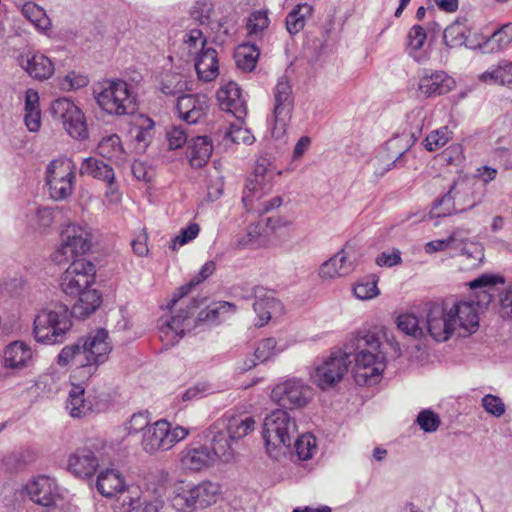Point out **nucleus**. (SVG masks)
<instances>
[{
  "mask_svg": "<svg viewBox=\"0 0 512 512\" xmlns=\"http://www.w3.org/2000/svg\"><path fill=\"white\" fill-rule=\"evenodd\" d=\"M354 295L361 300L372 299L379 295L377 281L359 282L353 288Z\"/></svg>",
  "mask_w": 512,
  "mask_h": 512,
  "instance_id": "63",
  "label": "nucleus"
},
{
  "mask_svg": "<svg viewBox=\"0 0 512 512\" xmlns=\"http://www.w3.org/2000/svg\"><path fill=\"white\" fill-rule=\"evenodd\" d=\"M512 42V23L504 24L495 31L484 43L491 52L502 50Z\"/></svg>",
  "mask_w": 512,
  "mask_h": 512,
  "instance_id": "49",
  "label": "nucleus"
},
{
  "mask_svg": "<svg viewBox=\"0 0 512 512\" xmlns=\"http://www.w3.org/2000/svg\"><path fill=\"white\" fill-rule=\"evenodd\" d=\"M424 325L426 336L429 335L437 342L447 341L456 330V320L450 312L448 303L430 304Z\"/></svg>",
  "mask_w": 512,
  "mask_h": 512,
  "instance_id": "14",
  "label": "nucleus"
},
{
  "mask_svg": "<svg viewBox=\"0 0 512 512\" xmlns=\"http://www.w3.org/2000/svg\"><path fill=\"white\" fill-rule=\"evenodd\" d=\"M52 116L61 121L64 129L74 139L84 140L88 129L84 113L71 100L59 98L52 102Z\"/></svg>",
  "mask_w": 512,
  "mask_h": 512,
  "instance_id": "11",
  "label": "nucleus"
},
{
  "mask_svg": "<svg viewBox=\"0 0 512 512\" xmlns=\"http://www.w3.org/2000/svg\"><path fill=\"white\" fill-rule=\"evenodd\" d=\"M199 302L193 299L187 309L180 308L179 312L172 316L170 320L163 322L160 326L161 339L166 341V345H175L182 338L185 332L193 329L197 322L215 323L220 317L228 312L234 311L235 306L229 302H218L212 306L201 310L196 319H193Z\"/></svg>",
  "mask_w": 512,
  "mask_h": 512,
  "instance_id": "2",
  "label": "nucleus"
},
{
  "mask_svg": "<svg viewBox=\"0 0 512 512\" xmlns=\"http://www.w3.org/2000/svg\"><path fill=\"white\" fill-rule=\"evenodd\" d=\"M76 296H78V300L69 310L70 318L85 319L94 313L102 303V296L96 289H86Z\"/></svg>",
  "mask_w": 512,
  "mask_h": 512,
  "instance_id": "31",
  "label": "nucleus"
},
{
  "mask_svg": "<svg viewBox=\"0 0 512 512\" xmlns=\"http://www.w3.org/2000/svg\"><path fill=\"white\" fill-rule=\"evenodd\" d=\"M35 460V452L30 449H24L7 454L3 459V464L7 470L18 472L32 464Z\"/></svg>",
  "mask_w": 512,
  "mask_h": 512,
  "instance_id": "46",
  "label": "nucleus"
},
{
  "mask_svg": "<svg viewBox=\"0 0 512 512\" xmlns=\"http://www.w3.org/2000/svg\"><path fill=\"white\" fill-rule=\"evenodd\" d=\"M199 79L210 82L219 74L217 52L214 48H203L195 61Z\"/></svg>",
  "mask_w": 512,
  "mask_h": 512,
  "instance_id": "34",
  "label": "nucleus"
},
{
  "mask_svg": "<svg viewBox=\"0 0 512 512\" xmlns=\"http://www.w3.org/2000/svg\"><path fill=\"white\" fill-rule=\"evenodd\" d=\"M462 256L469 261L471 267H478L484 260V247L477 242H464Z\"/></svg>",
  "mask_w": 512,
  "mask_h": 512,
  "instance_id": "56",
  "label": "nucleus"
},
{
  "mask_svg": "<svg viewBox=\"0 0 512 512\" xmlns=\"http://www.w3.org/2000/svg\"><path fill=\"white\" fill-rule=\"evenodd\" d=\"M269 25V18L266 11H256L249 17L247 30L250 35L257 34L266 29Z\"/></svg>",
  "mask_w": 512,
  "mask_h": 512,
  "instance_id": "61",
  "label": "nucleus"
},
{
  "mask_svg": "<svg viewBox=\"0 0 512 512\" xmlns=\"http://www.w3.org/2000/svg\"><path fill=\"white\" fill-rule=\"evenodd\" d=\"M171 503L177 512H192L199 508L192 487L189 489L183 487L177 488L171 499Z\"/></svg>",
  "mask_w": 512,
  "mask_h": 512,
  "instance_id": "48",
  "label": "nucleus"
},
{
  "mask_svg": "<svg viewBox=\"0 0 512 512\" xmlns=\"http://www.w3.org/2000/svg\"><path fill=\"white\" fill-rule=\"evenodd\" d=\"M187 435V429L181 426L172 428L166 420H158L145 430L141 444L145 452L155 454L171 449Z\"/></svg>",
  "mask_w": 512,
  "mask_h": 512,
  "instance_id": "8",
  "label": "nucleus"
},
{
  "mask_svg": "<svg viewBox=\"0 0 512 512\" xmlns=\"http://www.w3.org/2000/svg\"><path fill=\"white\" fill-rule=\"evenodd\" d=\"M399 141L400 139L395 138L386 142L377 156L370 161L376 176H383L392 166H397L398 163H401V158L407 149L402 152H396L395 148L398 146Z\"/></svg>",
  "mask_w": 512,
  "mask_h": 512,
  "instance_id": "25",
  "label": "nucleus"
},
{
  "mask_svg": "<svg viewBox=\"0 0 512 512\" xmlns=\"http://www.w3.org/2000/svg\"><path fill=\"white\" fill-rule=\"evenodd\" d=\"M20 64L31 77L37 80L50 78L55 70L52 61L40 53L21 55Z\"/></svg>",
  "mask_w": 512,
  "mask_h": 512,
  "instance_id": "28",
  "label": "nucleus"
},
{
  "mask_svg": "<svg viewBox=\"0 0 512 512\" xmlns=\"http://www.w3.org/2000/svg\"><path fill=\"white\" fill-rule=\"evenodd\" d=\"M217 100L220 108L231 113L237 120L246 116V104L237 83L231 81L222 85L217 91Z\"/></svg>",
  "mask_w": 512,
  "mask_h": 512,
  "instance_id": "21",
  "label": "nucleus"
},
{
  "mask_svg": "<svg viewBox=\"0 0 512 512\" xmlns=\"http://www.w3.org/2000/svg\"><path fill=\"white\" fill-rule=\"evenodd\" d=\"M225 137L229 138L233 143L251 145L255 138L247 128L237 125H231L230 129L225 133Z\"/></svg>",
  "mask_w": 512,
  "mask_h": 512,
  "instance_id": "62",
  "label": "nucleus"
},
{
  "mask_svg": "<svg viewBox=\"0 0 512 512\" xmlns=\"http://www.w3.org/2000/svg\"><path fill=\"white\" fill-rule=\"evenodd\" d=\"M72 327L69 308L62 303H53L43 308L33 322V336L45 345L61 344Z\"/></svg>",
  "mask_w": 512,
  "mask_h": 512,
  "instance_id": "3",
  "label": "nucleus"
},
{
  "mask_svg": "<svg viewBox=\"0 0 512 512\" xmlns=\"http://www.w3.org/2000/svg\"><path fill=\"white\" fill-rule=\"evenodd\" d=\"M254 297L253 307L258 317L256 325L262 327L271 319V315L279 306V302L272 291H268L263 287L254 288Z\"/></svg>",
  "mask_w": 512,
  "mask_h": 512,
  "instance_id": "29",
  "label": "nucleus"
},
{
  "mask_svg": "<svg viewBox=\"0 0 512 512\" xmlns=\"http://www.w3.org/2000/svg\"><path fill=\"white\" fill-rule=\"evenodd\" d=\"M282 349L277 348V341L275 338H266L260 341L255 349V358L261 362H265L278 354Z\"/></svg>",
  "mask_w": 512,
  "mask_h": 512,
  "instance_id": "57",
  "label": "nucleus"
},
{
  "mask_svg": "<svg viewBox=\"0 0 512 512\" xmlns=\"http://www.w3.org/2000/svg\"><path fill=\"white\" fill-rule=\"evenodd\" d=\"M95 275L96 269L92 262L85 259L75 260L61 276V289L66 295L76 296L91 288Z\"/></svg>",
  "mask_w": 512,
  "mask_h": 512,
  "instance_id": "13",
  "label": "nucleus"
},
{
  "mask_svg": "<svg viewBox=\"0 0 512 512\" xmlns=\"http://www.w3.org/2000/svg\"><path fill=\"white\" fill-rule=\"evenodd\" d=\"M260 55L259 49L250 43H243L237 47L234 59L238 69L244 72H251L255 69Z\"/></svg>",
  "mask_w": 512,
  "mask_h": 512,
  "instance_id": "41",
  "label": "nucleus"
},
{
  "mask_svg": "<svg viewBox=\"0 0 512 512\" xmlns=\"http://www.w3.org/2000/svg\"><path fill=\"white\" fill-rule=\"evenodd\" d=\"M180 462L185 470L200 471L214 463V455L205 446L187 448L181 452Z\"/></svg>",
  "mask_w": 512,
  "mask_h": 512,
  "instance_id": "30",
  "label": "nucleus"
},
{
  "mask_svg": "<svg viewBox=\"0 0 512 512\" xmlns=\"http://www.w3.org/2000/svg\"><path fill=\"white\" fill-rule=\"evenodd\" d=\"M98 153L115 163L124 161V149L122 147L121 139L117 134H112L104 137L98 144Z\"/></svg>",
  "mask_w": 512,
  "mask_h": 512,
  "instance_id": "42",
  "label": "nucleus"
},
{
  "mask_svg": "<svg viewBox=\"0 0 512 512\" xmlns=\"http://www.w3.org/2000/svg\"><path fill=\"white\" fill-rule=\"evenodd\" d=\"M80 174L90 175L95 179L105 182L111 193L114 192L115 173L113 168L102 160L89 157L85 158L80 166Z\"/></svg>",
  "mask_w": 512,
  "mask_h": 512,
  "instance_id": "32",
  "label": "nucleus"
},
{
  "mask_svg": "<svg viewBox=\"0 0 512 512\" xmlns=\"http://www.w3.org/2000/svg\"><path fill=\"white\" fill-rule=\"evenodd\" d=\"M310 395L308 385L301 379L292 378L277 384L271 392V399L281 409H298L307 405Z\"/></svg>",
  "mask_w": 512,
  "mask_h": 512,
  "instance_id": "16",
  "label": "nucleus"
},
{
  "mask_svg": "<svg viewBox=\"0 0 512 512\" xmlns=\"http://www.w3.org/2000/svg\"><path fill=\"white\" fill-rule=\"evenodd\" d=\"M471 33V26L467 19H458L451 23L443 34L444 43L451 47H461L467 45L468 36Z\"/></svg>",
  "mask_w": 512,
  "mask_h": 512,
  "instance_id": "37",
  "label": "nucleus"
},
{
  "mask_svg": "<svg viewBox=\"0 0 512 512\" xmlns=\"http://www.w3.org/2000/svg\"><path fill=\"white\" fill-rule=\"evenodd\" d=\"M396 324L398 329L408 336L419 340L426 337L424 320H420L414 314L407 313L399 315Z\"/></svg>",
  "mask_w": 512,
  "mask_h": 512,
  "instance_id": "43",
  "label": "nucleus"
},
{
  "mask_svg": "<svg viewBox=\"0 0 512 512\" xmlns=\"http://www.w3.org/2000/svg\"><path fill=\"white\" fill-rule=\"evenodd\" d=\"M233 442L230 441L223 430H219L213 436L212 449L210 450L211 454L214 455V461L218 458L225 463L231 462L235 455L234 448L232 447Z\"/></svg>",
  "mask_w": 512,
  "mask_h": 512,
  "instance_id": "44",
  "label": "nucleus"
},
{
  "mask_svg": "<svg viewBox=\"0 0 512 512\" xmlns=\"http://www.w3.org/2000/svg\"><path fill=\"white\" fill-rule=\"evenodd\" d=\"M262 433L267 452L272 455L276 448H290L297 436V424L286 410L276 409L265 417Z\"/></svg>",
  "mask_w": 512,
  "mask_h": 512,
  "instance_id": "5",
  "label": "nucleus"
},
{
  "mask_svg": "<svg viewBox=\"0 0 512 512\" xmlns=\"http://www.w3.org/2000/svg\"><path fill=\"white\" fill-rule=\"evenodd\" d=\"M30 499L41 506L51 507L60 500L59 487L54 478L38 476L26 485Z\"/></svg>",
  "mask_w": 512,
  "mask_h": 512,
  "instance_id": "18",
  "label": "nucleus"
},
{
  "mask_svg": "<svg viewBox=\"0 0 512 512\" xmlns=\"http://www.w3.org/2000/svg\"><path fill=\"white\" fill-rule=\"evenodd\" d=\"M355 267L356 264L350 253L342 249L320 266L319 276L322 279L343 277L353 272Z\"/></svg>",
  "mask_w": 512,
  "mask_h": 512,
  "instance_id": "22",
  "label": "nucleus"
},
{
  "mask_svg": "<svg viewBox=\"0 0 512 512\" xmlns=\"http://www.w3.org/2000/svg\"><path fill=\"white\" fill-rule=\"evenodd\" d=\"M294 446L299 459L308 460L316 451V439L312 434H302L296 437Z\"/></svg>",
  "mask_w": 512,
  "mask_h": 512,
  "instance_id": "54",
  "label": "nucleus"
},
{
  "mask_svg": "<svg viewBox=\"0 0 512 512\" xmlns=\"http://www.w3.org/2000/svg\"><path fill=\"white\" fill-rule=\"evenodd\" d=\"M22 15L31 22L37 29L45 30L49 27L50 21L45 11L34 2H26L22 7Z\"/></svg>",
  "mask_w": 512,
  "mask_h": 512,
  "instance_id": "51",
  "label": "nucleus"
},
{
  "mask_svg": "<svg viewBox=\"0 0 512 512\" xmlns=\"http://www.w3.org/2000/svg\"><path fill=\"white\" fill-rule=\"evenodd\" d=\"M99 458L93 450L88 447L77 448L68 457L67 469L75 477L88 479L92 477L99 468Z\"/></svg>",
  "mask_w": 512,
  "mask_h": 512,
  "instance_id": "19",
  "label": "nucleus"
},
{
  "mask_svg": "<svg viewBox=\"0 0 512 512\" xmlns=\"http://www.w3.org/2000/svg\"><path fill=\"white\" fill-rule=\"evenodd\" d=\"M452 137L448 127H441L430 132L424 140V147L428 151H435L445 146Z\"/></svg>",
  "mask_w": 512,
  "mask_h": 512,
  "instance_id": "53",
  "label": "nucleus"
},
{
  "mask_svg": "<svg viewBox=\"0 0 512 512\" xmlns=\"http://www.w3.org/2000/svg\"><path fill=\"white\" fill-rule=\"evenodd\" d=\"M85 390L79 385H73L69 391L66 401V410L73 418L84 417L90 410L91 406L84 398Z\"/></svg>",
  "mask_w": 512,
  "mask_h": 512,
  "instance_id": "40",
  "label": "nucleus"
},
{
  "mask_svg": "<svg viewBox=\"0 0 512 512\" xmlns=\"http://www.w3.org/2000/svg\"><path fill=\"white\" fill-rule=\"evenodd\" d=\"M472 188L466 180L453 183L448 192L435 201L431 213L436 217L462 213L475 205Z\"/></svg>",
  "mask_w": 512,
  "mask_h": 512,
  "instance_id": "9",
  "label": "nucleus"
},
{
  "mask_svg": "<svg viewBox=\"0 0 512 512\" xmlns=\"http://www.w3.org/2000/svg\"><path fill=\"white\" fill-rule=\"evenodd\" d=\"M426 39H427V34H426L425 29L422 26L413 25L410 28L408 35H407V41H408L407 45H408V49L410 50L409 54L412 55L416 60H418V59L414 53L419 51L423 47Z\"/></svg>",
  "mask_w": 512,
  "mask_h": 512,
  "instance_id": "55",
  "label": "nucleus"
},
{
  "mask_svg": "<svg viewBox=\"0 0 512 512\" xmlns=\"http://www.w3.org/2000/svg\"><path fill=\"white\" fill-rule=\"evenodd\" d=\"M352 360L347 361L343 350L331 353L311 373V380L319 388L325 390L340 382Z\"/></svg>",
  "mask_w": 512,
  "mask_h": 512,
  "instance_id": "15",
  "label": "nucleus"
},
{
  "mask_svg": "<svg viewBox=\"0 0 512 512\" xmlns=\"http://www.w3.org/2000/svg\"><path fill=\"white\" fill-rule=\"evenodd\" d=\"M93 93L97 104L107 114L122 116L136 109L135 96L125 81H105L96 86Z\"/></svg>",
  "mask_w": 512,
  "mask_h": 512,
  "instance_id": "4",
  "label": "nucleus"
},
{
  "mask_svg": "<svg viewBox=\"0 0 512 512\" xmlns=\"http://www.w3.org/2000/svg\"><path fill=\"white\" fill-rule=\"evenodd\" d=\"M449 309L456 320V328H462L467 332V335L474 333L478 329L479 317L474 302H455L449 306Z\"/></svg>",
  "mask_w": 512,
  "mask_h": 512,
  "instance_id": "26",
  "label": "nucleus"
},
{
  "mask_svg": "<svg viewBox=\"0 0 512 512\" xmlns=\"http://www.w3.org/2000/svg\"><path fill=\"white\" fill-rule=\"evenodd\" d=\"M427 119V111L423 107H415L406 115V123L409 126L411 137L417 139L424 128Z\"/></svg>",
  "mask_w": 512,
  "mask_h": 512,
  "instance_id": "52",
  "label": "nucleus"
},
{
  "mask_svg": "<svg viewBox=\"0 0 512 512\" xmlns=\"http://www.w3.org/2000/svg\"><path fill=\"white\" fill-rule=\"evenodd\" d=\"M75 163L68 158L51 161L46 168V183L54 200H63L72 195L75 182Z\"/></svg>",
  "mask_w": 512,
  "mask_h": 512,
  "instance_id": "7",
  "label": "nucleus"
},
{
  "mask_svg": "<svg viewBox=\"0 0 512 512\" xmlns=\"http://www.w3.org/2000/svg\"><path fill=\"white\" fill-rule=\"evenodd\" d=\"M375 333L361 331L353 335L344 346L347 361L353 357L354 379L358 385L370 386L379 381L385 368V354Z\"/></svg>",
  "mask_w": 512,
  "mask_h": 512,
  "instance_id": "1",
  "label": "nucleus"
},
{
  "mask_svg": "<svg viewBox=\"0 0 512 512\" xmlns=\"http://www.w3.org/2000/svg\"><path fill=\"white\" fill-rule=\"evenodd\" d=\"M176 109L189 124L199 122L208 112L209 99L204 94H185L177 99Z\"/></svg>",
  "mask_w": 512,
  "mask_h": 512,
  "instance_id": "20",
  "label": "nucleus"
},
{
  "mask_svg": "<svg viewBox=\"0 0 512 512\" xmlns=\"http://www.w3.org/2000/svg\"><path fill=\"white\" fill-rule=\"evenodd\" d=\"M217 426H221L230 441H238L254 430L255 420L247 415H224L217 422Z\"/></svg>",
  "mask_w": 512,
  "mask_h": 512,
  "instance_id": "24",
  "label": "nucleus"
},
{
  "mask_svg": "<svg viewBox=\"0 0 512 512\" xmlns=\"http://www.w3.org/2000/svg\"><path fill=\"white\" fill-rule=\"evenodd\" d=\"M108 332L105 329H98L91 332L81 341V349L84 360L87 361L88 372L92 373L96 368L108 359L112 350L111 343L108 341Z\"/></svg>",
  "mask_w": 512,
  "mask_h": 512,
  "instance_id": "17",
  "label": "nucleus"
},
{
  "mask_svg": "<svg viewBox=\"0 0 512 512\" xmlns=\"http://www.w3.org/2000/svg\"><path fill=\"white\" fill-rule=\"evenodd\" d=\"M150 419L147 412L134 413L126 424V430L129 434H136L149 427Z\"/></svg>",
  "mask_w": 512,
  "mask_h": 512,
  "instance_id": "64",
  "label": "nucleus"
},
{
  "mask_svg": "<svg viewBox=\"0 0 512 512\" xmlns=\"http://www.w3.org/2000/svg\"><path fill=\"white\" fill-rule=\"evenodd\" d=\"M199 231L200 227L197 223H190L187 227L182 228L180 233L172 239L170 248L176 250L177 247L187 244L197 237Z\"/></svg>",
  "mask_w": 512,
  "mask_h": 512,
  "instance_id": "59",
  "label": "nucleus"
},
{
  "mask_svg": "<svg viewBox=\"0 0 512 512\" xmlns=\"http://www.w3.org/2000/svg\"><path fill=\"white\" fill-rule=\"evenodd\" d=\"M192 488L199 508H205L216 502V498L219 494L218 485L205 481Z\"/></svg>",
  "mask_w": 512,
  "mask_h": 512,
  "instance_id": "50",
  "label": "nucleus"
},
{
  "mask_svg": "<svg viewBox=\"0 0 512 512\" xmlns=\"http://www.w3.org/2000/svg\"><path fill=\"white\" fill-rule=\"evenodd\" d=\"M416 423L424 432L433 433L438 430L441 420L438 414L432 410L425 409L418 414Z\"/></svg>",
  "mask_w": 512,
  "mask_h": 512,
  "instance_id": "58",
  "label": "nucleus"
},
{
  "mask_svg": "<svg viewBox=\"0 0 512 512\" xmlns=\"http://www.w3.org/2000/svg\"><path fill=\"white\" fill-rule=\"evenodd\" d=\"M140 488L138 486H126L114 495L112 508L115 512H131L140 502Z\"/></svg>",
  "mask_w": 512,
  "mask_h": 512,
  "instance_id": "39",
  "label": "nucleus"
},
{
  "mask_svg": "<svg viewBox=\"0 0 512 512\" xmlns=\"http://www.w3.org/2000/svg\"><path fill=\"white\" fill-rule=\"evenodd\" d=\"M213 151L211 140L207 136H197L188 142L189 162L194 168H201L207 164Z\"/></svg>",
  "mask_w": 512,
  "mask_h": 512,
  "instance_id": "33",
  "label": "nucleus"
},
{
  "mask_svg": "<svg viewBox=\"0 0 512 512\" xmlns=\"http://www.w3.org/2000/svg\"><path fill=\"white\" fill-rule=\"evenodd\" d=\"M275 175L274 166L266 158L256 162L244 189L242 200L246 207H252L254 199H259L272 190Z\"/></svg>",
  "mask_w": 512,
  "mask_h": 512,
  "instance_id": "12",
  "label": "nucleus"
},
{
  "mask_svg": "<svg viewBox=\"0 0 512 512\" xmlns=\"http://www.w3.org/2000/svg\"><path fill=\"white\" fill-rule=\"evenodd\" d=\"M294 110V94L287 78L278 80L273 90V108L271 116V133L275 139H281L292 118Z\"/></svg>",
  "mask_w": 512,
  "mask_h": 512,
  "instance_id": "6",
  "label": "nucleus"
},
{
  "mask_svg": "<svg viewBox=\"0 0 512 512\" xmlns=\"http://www.w3.org/2000/svg\"><path fill=\"white\" fill-rule=\"evenodd\" d=\"M485 83L499 84L512 89V62L502 60L480 75Z\"/></svg>",
  "mask_w": 512,
  "mask_h": 512,
  "instance_id": "38",
  "label": "nucleus"
},
{
  "mask_svg": "<svg viewBox=\"0 0 512 512\" xmlns=\"http://www.w3.org/2000/svg\"><path fill=\"white\" fill-rule=\"evenodd\" d=\"M3 359L6 367L21 368L32 359V352L25 343L15 341L5 348Z\"/></svg>",
  "mask_w": 512,
  "mask_h": 512,
  "instance_id": "36",
  "label": "nucleus"
},
{
  "mask_svg": "<svg viewBox=\"0 0 512 512\" xmlns=\"http://www.w3.org/2000/svg\"><path fill=\"white\" fill-rule=\"evenodd\" d=\"M91 245L92 235L90 229L87 226L70 224L62 231L61 244L54 253V260L58 263L69 261L87 253Z\"/></svg>",
  "mask_w": 512,
  "mask_h": 512,
  "instance_id": "10",
  "label": "nucleus"
},
{
  "mask_svg": "<svg viewBox=\"0 0 512 512\" xmlns=\"http://www.w3.org/2000/svg\"><path fill=\"white\" fill-rule=\"evenodd\" d=\"M125 487L122 474L116 469H105L97 477L96 488L104 497H113Z\"/></svg>",
  "mask_w": 512,
  "mask_h": 512,
  "instance_id": "35",
  "label": "nucleus"
},
{
  "mask_svg": "<svg viewBox=\"0 0 512 512\" xmlns=\"http://www.w3.org/2000/svg\"><path fill=\"white\" fill-rule=\"evenodd\" d=\"M312 13V7L308 4H298L286 17L287 31L294 35L300 32L306 23L307 16Z\"/></svg>",
  "mask_w": 512,
  "mask_h": 512,
  "instance_id": "47",
  "label": "nucleus"
},
{
  "mask_svg": "<svg viewBox=\"0 0 512 512\" xmlns=\"http://www.w3.org/2000/svg\"><path fill=\"white\" fill-rule=\"evenodd\" d=\"M169 148L174 150L188 143V133L182 126H171L166 131Z\"/></svg>",
  "mask_w": 512,
  "mask_h": 512,
  "instance_id": "60",
  "label": "nucleus"
},
{
  "mask_svg": "<svg viewBox=\"0 0 512 512\" xmlns=\"http://www.w3.org/2000/svg\"><path fill=\"white\" fill-rule=\"evenodd\" d=\"M504 283L503 276L485 273L469 282V287L474 291L478 304L488 305L494 298L496 286Z\"/></svg>",
  "mask_w": 512,
  "mask_h": 512,
  "instance_id": "27",
  "label": "nucleus"
},
{
  "mask_svg": "<svg viewBox=\"0 0 512 512\" xmlns=\"http://www.w3.org/2000/svg\"><path fill=\"white\" fill-rule=\"evenodd\" d=\"M81 348V341L79 340L74 344L66 345L58 354L56 363L60 367H66L70 364H74L78 368H86L87 361L83 358Z\"/></svg>",
  "mask_w": 512,
  "mask_h": 512,
  "instance_id": "45",
  "label": "nucleus"
},
{
  "mask_svg": "<svg viewBox=\"0 0 512 512\" xmlns=\"http://www.w3.org/2000/svg\"><path fill=\"white\" fill-rule=\"evenodd\" d=\"M455 85L453 78L443 71L425 74L420 78L418 88L426 97H436L450 92Z\"/></svg>",
  "mask_w": 512,
  "mask_h": 512,
  "instance_id": "23",
  "label": "nucleus"
}]
</instances>
